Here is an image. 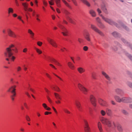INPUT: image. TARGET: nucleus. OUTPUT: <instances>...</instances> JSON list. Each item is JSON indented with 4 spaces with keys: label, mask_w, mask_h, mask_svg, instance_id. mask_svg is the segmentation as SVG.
Returning a JSON list of instances; mask_svg holds the SVG:
<instances>
[{
    "label": "nucleus",
    "mask_w": 132,
    "mask_h": 132,
    "mask_svg": "<svg viewBox=\"0 0 132 132\" xmlns=\"http://www.w3.org/2000/svg\"><path fill=\"white\" fill-rule=\"evenodd\" d=\"M84 127L85 132H89L90 128L89 126L87 121L85 120H84Z\"/></svg>",
    "instance_id": "nucleus-8"
},
{
    "label": "nucleus",
    "mask_w": 132,
    "mask_h": 132,
    "mask_svg": "<svg viewBox=\"0 0 132 132\" xmlns=\"http://www.w3.org/2000/svg\"><path fill=\"white\" fill-rule=\"evenodd\" d=\"M80 1L84 4L86 5L87 6L89 7L90 4L87 0H80Z\"/></svg>",
    "instance_id": "nucleus-22"
},
{
    "label": "nucleus",
    "mask_w": 132,
    "mask_h": 132,
    "mask_svg": "<svg viewBox=\"0 0 132 132\" xmlns=\"http://www.w3.org/2000/svg\"><path fill=\"white\" fill-rule=\"evenodd\" d=\"M85 37L86 39L88 41H90V39L89 37L90 34L88 32H85Z\"/></svg>",
    "instance_id": "nucleus-18"
},
{
    "label": "nucleus",
    "mask_w": 132,
    "mask_h": 132,
    "mask_svg": "<svg viewBox=\"0 0 132 132\" xmlns=\"http://www.w3.org/2000/svg\"><path fill=\"white\" fill-rule=\"evenodd\" d=\"M68 65L69 67L71 69H74V66L73 64L70 62H69L68 63Z\"/></svg>",
    "instance_id": "nucleus-25"
},
{
    "label": "nucleus",
    "mask_w": 132,
    "mask_h": 132,
    "mask_svg": "<svg viewBox=\"0 0 132 132\" xmlns=\"http://www.w3.org/2000/svg\"><path fill=\"white\" fill-rule=\"evenodd\" d=\"M54 90L57 92H59L60 91V88L57 86H56L55 87H53Z\"/></svg>",
    "instance_id": "nucleus-39"
},
{
    "label": "nucleus",
    "mask_w": 132,
    "mask_h": 132,
    "mask_svg": "<svg viewBox=\"0 0 132 132\" xmlns=\"http://www.w3.org/2000/svg\"><path fill=\"white\" fill-rule=\"evenodd\" d=\"M64 13L67 15H68L69 14V13L67 11H65Z\"/></svg>",
    "instance_id": "nucleus-64"
},
{
    "label": "nucleus",
    "mask_w": 132,
    "mask_h": 132,
    "mask_svg": "<svg viewBox=\"0 0 132 132\" xmlns=\"http://www.w3.org/2000/svg\"><path fill=\"white\" fill-rule=\"evenodd\" d=\"M8 35L10 37L13 38H16V35L15 33L10 29H8L7 30Z\"/></svg>",
    "instance_id": "nucleus-10"
},
{
    "label": "nucleus",
    "mask_w": 132,
    "mask_h": 132,
    "mask_svg": "<svg viewBox=\"0 0 132 132\" xmlns=\"http://www.w3.org/2000/svg\"><path fill=\"white\" fill-rule=\"evenodd\" d=\"M90 14L93 17H95L96 16V14L95 11L93 9H91L89 11Z\"/></svg>",
    "instance_id": "nucleus-21"
},
{
    "label": "nucleus",
    "mask_w": 132,
    "mask_h": 132,
    "mask_svg": "<svg viewBox=\"0 0 132 132\" xmlns=\"http://www.w3.org/2000/svg\"><path fill=\"white\" fill-rule=\"evenodd\" d=\"M114 97V98L117 102L119 103L121 102V98L119 96L115 95Z\"/></svg>",
    "instance_id": "nucleus-20"
},
{
    "label": "nucleus",
    "mask_w": 132,
    "mask_h": 132,
    "mask_svg": "<svg viewBox=\"0 0 132 132\" xmlns=\"http://www.w3.org/2000/svg\"><path fill=\"white\" fill-rule=\"evenodd\" d=\"M112 35L114 37H117L119 36V34L116 32H114L112 33Z\"/></svg>",
    "instance_id": "nucleus-35"
},
{
    "label": "nucleus",
    "mask_w": 132,
    "mask_h": 132,
    "mask_svg": "<svg viewBox=\"0 0 132 132\" xmlns=\"http://www.w3.org/2000/svg\"><path fill=\"white\" fill-rule=\"evenodd\" d=\"M106 114L108 116H112V111L111 109L109 108H107L106 109Z\"/></svg>",
    "instance_id": "nucleus-17"
},
{
    "label": "nucleus",
    "mask_w": 132,
    "mask_h": 132,
    "mask_svg": "<svg viewBox=\"0 0 132 132\" xmlns=\"http://www.w3.org/2000/svg\"><path fill=\"white\" fill-rule=\"evenodd\" d=\"M22 5L24 7V10L25 11H26L28 9L27 7L28 5V4H27V3H22Z\"/></svg>",
    "instance_id": "nucleus-28"
},
{
    "label": "nucleus",
    "mask_w": 132,
    "mask_h": 132,
    "mask_svg": "<svg viewBox=\"0 0 132 132\" xmlns=\"http://www.w3.org/2000/svg\"><path fill=\"white\" fill-rule=\"evenodd\" d=\"M90 100L92 104L94 106H96V105L95 99L94 96L91 95L90 97Z\"/></svg>",
    "instance_id": "nucleus-12"
},
{
    "label": "nucleus",
    "mask_w": 132,
    "mask_h": 132,
    "mask_svg": "<svg viewBox=\"0 0 132 132\" xmlns=\"http://www.w3.org/2000/svg\"><path fill=\"white\" fill-rule=\"evenodd\" d=\"M75 104L78 110L80 111H81L82 108L80 102L79 100H76L75 101Z\"/></svg>",
    "instance_id": "nucleus-9"
},
{
    "label": "nucleus",
    "mask_w": 132,
    "mask_h": 132,
    "mask_svg": "<svg viewBox=\"0 0 132 132\" xmlns=\"http://www.w3.org/2000/svg\"><path fill=\"white\" fill-rule=\"evenodd\" d=\"M92 77L94 79H96L95 74L94 73H92Z\"/></svg>",
    "instance_id": "nucleus-40"
},
{
    "label": "nucleus",
    "mask_w": 132,
    "mask_h": 132,
    "mask_svg": "<svg viewBox=\"0 0 132 132\" xmlns=\"http://www.w3.org/2000/svg\"><path fill=\"white\" fill-rule=\"evenodd\" d=\"M98 102L102 106H106L107 105V102L102 99H100Z\"/></svg>",
    "instance_id": "nucleus-13"
},
{
    "label": "nucleus",
    "mask_w": 132,
    "mask_h": 132,
    "mask_svg": "<svg viewBox=\"0 0 132 132\" xmlns=\"http://www.w3.org/2000/svg\"><path fill=\"white\" fill-rule=\"evenodd\" d=\"M26 120L28 121H30V119L29 117L28 116H26Z\"/></svg>",
    "instance_id": "nucleus-52"
},
{
    "label": "nucleus",
    "mask_w": 132,
    "mask_h": 132,
    "mask_svg": "<svg viewBox=\"0 0 132 132\" xmlns=\"http://www.w3.org/2000/svg\"><path fill=\"white\" fill-rule=\"evenodd\" d=\"M88 48V47L87 46H85L83 47V50L85 51H86L87 50Z\"/></svg>",
    "instance_id": "nucleus-56"
},
{
    "label": "nucleus",
    "mask_w": 132,
    "mask_h": 132,
    "mask_svg": "<svg viewBox=\"0 0 132 132\" xmlns=\"http://www.w3.org/2000/svg\"><path fill=\"white\" fill-rule=\"evenodd\" d=\"M47 40L49 43L53 46L55 47H57V44L54 40L49 38H47Z\"/></svg>",
    "instance_id": "nucleus-7"
},
{
    "label": "nucleus",
    "mask_w": 132,
    "mask_h": 132,
    "mask_svg": "<svg viewBox=\"0 0 132 132\" xmlns=\"http://www.w3.org/2000/svg\"><path fill=\"white\" fill-rule=\"evenodd\" d=\"M65 4L68 7H70V6L69 4L65 0H62Z\"/></svg>",
    "instance_id": "nucleus-37"
},
{
    "label": "nucleus",
    "mask_w": 132,
    "mask_h": 132,
    "mask_svg": "<svg viewBox=\"0 0 132 132\" xmlns=\"http://www.w3.org/2000/svg\"><path fill=\"white\" fill-rule=\"evenodd\" d=\"M102 75L107 80L109 81H110L111 80V78L106 72L104 71H102Z\"/></svg>",
    "instance_id": "nucleus-15"
},
{
    "label": "nucleus",
    "mask_w": 132,
    "mask_h": 132,
    "mask_svg": "<svg viewBox=\"0 0 132 132\" xmlns=\"http://www.w3.org/2000/svg\"><path fill=\"white\" fill-rule=\"evenodd\" d=\"M78 86L80 90L82 91L83 93L85 94H87V92L88 91L87 89L80 83H79L78 84Z\"/></svg>",
    "instance_id": "nucleus-5"
},
{
    "label": "nucleus",
    "mask_w": 132,
    "mask_h": 132,
    "mask_svg": "<svg viewBox=\"0 0 132 132\" xmlns=\"http://www.w3.org/2000/svg\"><path fill=\"white\" fill-rule=\"evenodd\" d=\"M42 105L44 108L45 109L46 108L47 106L46 104L45 103H43L42 104Z\"/></svg>",
    "instance_id": "nucleus-53"
},
{
    "label": "nucleus",
    "mask_w": 132,
    "mask_h": 132,
    "mask_svg": "<svg viewBox=\"0 0 132 132\" xmlns=\"http://www.w3.org/2000/svg\"><path fill=\"white\" fill-rule=\"evenodd\" d=\"M55 1L57 6L60 7L61 6L60 0H55Z\"/></svg>",
    "instance_id": "nucleus-31"
},
{
    "label": "nucleus",
    "mask_w": 132,
    "mask_h": 132,
    "mask_svg": "<svg viewBox=\"0 0 132 132\" xmlns=\"http://www.w3.org/2000/svg\"><path fill=\"white\" fill-rule=\"evenodd\" d=\"M67 20L73 24H75V23L73 20L69 16H67Z\"/></svg>",
    "instance_id": "nucleus-26"
},
{
    "label": "nucleus",
    "mask_w": 132,
    "mask_h": 132,
    "mask_svg": "<svg viewBox=\"0 0 132 132\" xmlns=\"http://www.w3.org/2000/svg\"><path fill=\"white\" fill-rule=\"evenodd\" d=\"M100 114L103 116H105L106 114V111L103 110H101L100 111Z\"/></svg>",
    "instance_id": "nucleus-29"
},
{
    "label": "nucleus",
    "mask_w": 132,
    "mask_h": 132,
    "mask_svg": "<svg viewBox=\"0 0 132 132\" xmlns=\"http://www.w3.org/2000/svg\"><path fill=\"white\" fill-rule=\"evenodd\" d=\"M37 44L39 46H41L42 44V43L40 42H37Z\"/></svg>",
    "instance_id": "nucleus-54"
},
{
    "label": "nucleus",
    "mask_w": 132,
    "mask_h": 132,
    "mask_svg": "<svg viewBox=\"0 0 132 132\" xmlns=\"http://www.w3.org/2000/svg\"><path fill=\"white\" fill-rule=\"evenodd\" d=\"M122 112L125 115H127L128 114V112L125 110H122Z\"/></svg>",
    "instance_id": "nucleus-43"
},
{
    "label": "nucleus",
    "mask_w": 132,
    "mask_h": 132,
    "mask_svg": "<svg viewBox=\"0 0 132 132\" xmlns=\"http://www.w3.org/2000/svg\"><path fill=\"white\" fill-rule=\"evenodd\" d=\"M127 97H122L121 98V102L127 103Z\"/></svg>",
    "instance_id": "nucleus-30"
},
{
    "label": "nucleus",
    "mask_w": 132,
    "mask_h": 132,
    "mask_svg": "<svg viewBox=\"0 0 132 132\" xmlns=\"http://www.w3.org/2000/svg\"><path fill=\"white\" fill-rule=\"evenodd\" d=\"M50 1H48L49 4L51 5H53L54 4V0H50Z\"/></svg>",
    "instance_id": "nucleus-41"
},
{
    "label": "nucleus",
    "mask_w": 132,
    "mask_h": 132,
    "mask_svg": "<svg viewBox=\"0 0 132 132\" xmlns=\"http://www.w3.org/2000/svg\"><path fill=\"white\" fill-rule=\"evenodd\" d=\"M96 19L97 22L99 23L101 22V20L99 17H97L96 18Z\"/></svg>",
    "instance_id": "nucleus-46"
},
{
    "label": "nucleus",
    "mask_w": 132,
    "mask_h": 132,
    "mask_svg": "<svg viewBox=\"0 0 132 132\" xmlns=\"http://www.w3.org/2000/svg\"><path fill=\"white\" fill-rule=\"evenodd\" d=\"M127 56L132 61V56H131L130 55L128 54Z\"/></svg>",
    "instance_id": "nucleus-59"
},
{
    "label": "nucleus",
    "mask_w": 132,
    "mask_h": 132,
    "mask_svg": "<svg viewBox=\"0 0 132 132\" xmlns=\"http://www.w3.org/2000/svg\"><path fill=\"white\" fill-rule=\"evenodd\" d=\"M8 14H10V13H12L13 12V9L11 7L8 8L7 9Z\"/></svg>",
    "instance_id": "nucleus-27"
},
{
    "label": "nucleus",
    "mask_w": 132,
    "mask_h": 132,
    "mask_svg": "<svg viewBox=\"0 0 132 132\" xmlns=\"http://www.w3.org/2000/svg\"><path fill=\"white\" fill-rule=\"evenodd\" d=\"M77 70L79 72L80 74H81L85 71V69L81 67L78 68L77 69Z\"/></svg>",
    "instance_id": "nucleus-19"
},
{
    "label": "nucleus",
    "mask_w": 132,
    "mask_h": 132,
    "mask_svg": "<svg viewBox=\"0 0 132 132\" xmlns=\"http://www.w3.org/2000/svg\"><path fill=\"white\" fill-rule=\"evenodd\" d=\"M14 48L12 49V50L14 51L15 53H17L18 52V50L16 47H14Z\"/></svg>",
    "instance_id": "nucleus-48"
},
{
    "label": "nucleus",
    "mask_w": 132,
    "mask_h": 132,
    "mask_svg": "<svg viewBox=\"0 0 132 132\" xmlns=\"http://www.w3.org/2000/svg\"><path fill=\"white\" fill-rule=\"evenodd\" d=\"M74 4L76 6L78 5L77 3L76 0H71Z\"/></svg>",
    "instance_id": "nucleus-47"
},
{
    "label": "nucleus",
    "mask_w": 132,
    "mask_h": 132,
    "mask_svg": "<svg viewBox=\"0 0 132 132\" xmlns=\"http://www.w3.org/2000/svg\"><path fill=\"white\" fill-rule=\"evenodd\" d=\"M117 127L118 130L119 132H122L123 129L122 127L121 126L120 124H118L117 125Z\"/></svg>",
    "instance_id": "nucleus-24"
},
{
    "label": "nucleus",
    "mask_w": 132,
    "mask_h": 132,
    "mask_svg": "<svg viewBox=\"0 0 132 132\" xmlns=\"http://www.w3.org/2000/svg\"><path fill=\"white\" fill-rule=\"evenodd\" d=\"M100 120L103 124L109 127H112L111 123L110 121L106 118L102 117L100 119Z\"/></svg>",
    "instance_id": "nucleus-3"
},
{
    "label": "nucleus",
    "mask_w": 132,
    "mask_h": 132,
    "mask_svg": "<svg viewBox=\"0 0 132 132\" xmlns=\"http://www.w3.org/2000/svg\"><path fill=\"white\" fill-rule=\"evenodd\" d=\"M127 103H130L132 102V98L130 97H127Z\"/></svg>",
    "instance_id": "nucleus-44"
},
{
    "label": "nucleus",
    "mask_w": 132,
    "mask_h": 132,
    "mask_svg": "<svg viewBox=\"0 0 132 132\" xmlns=\"http://www.w3.org/2000/svg\"><path fill=\"white\" fill-rule=\"evenodd\" d=\"M24 105L25 106V107H26V108L27 109H28V105L26 103H24Z\"/></svg>",
    "instance_id": "nucleus-60"
},
{
    "label": "nucleus",
    "mask_w": 132,
    "mask_h": 132,
    "mask_svg": "<svg viewBox=\"0 0 132 132\" xmlns=\"http://www.w3.org/2000/svg\"><path fill=\"white\" fill-rule=\"evenodd\" d=\"M59 27L62 30V33L63 35L65 36H67V35L68 31L60 23L58 24Z\"/></svg>",
    "instance_id": "nucleus-6"
},
{
    "label": "nucleus",
    "mask_w": 132,
    "mask_h": 132,
    "mask_svg": "<svg viewBox=\"0 0 132 132\" xmlns=\"http://www.w3.org/2000/svg\"><path fill=\"white\" fill-rule=\"evenodd\" d=\"M27 48H24L23 49V52L24 53H26L27 52Z\"/></svg>",
    "instance_id": "nucleus-61"
},
{
    "label": "nucleus",
    "mask_w": 132,
    "mask_h": 132,
    "mask_svg": "<svg viewBox=\"0 0 132 132\" xmlns=\"http://www.w3.org/2000/svg\"><path fill=\"white\" fill-rule=\"evenodd\" d=\"M111 102L112 104L113 105H115L116 104L115 102L113 100H111Z\"/></svg>",
    "instance_id": "nucleus-62"
},
{
    "label": "nucleus",
    "mask_w": 132,
    "mask_h": 132,
    "mask_svg": "<svg viewBox=\"0 0 132 132\" xmlns=\"http://www.w3.org/2000/svg\"><path fill=\"white\" fill-rule=\"evenodd\" d=\"M21 69V68L20 66H18L17 68V71H19Z\"/></svg>",
    "instance_id": "nucleus-55"
},
{
    "label": "nucleus",
    "mask_w": 132,
    "mask_h": 132,
    "mask_svg": "<svg viewBox=\"0 0 132 132\" xmlns=\"http://www.w3.org/2000/svg\"><path fill=\"white\" fill-rule=\"evenodd\" d=\"M121 40H122V41H123V42L124 43H125L126 44V42H127L126 41V40L124 39L123 38H122L121 39Z\"/></svg>",
    "instance_id": "nucleus-63"
},
{
    "label": "nucleus",
    "mask_w": 132,
    "mask_h": 132,
    "mask_svg": "<svg viewBox=\"0 0 132 132\" xmlns=\"http://www.w3.org/2000/svg\"><path fill=\"white\" fill-rule=\"evenodd\" d=\"M54 94L56 98L58 99H61V98L60 97V95L57 93H54Z\"/></svg>",
    "instance_id": "nucleus-36"
},
{
    "label": "nucleus",
    "mask_w": 132,
    "mask_h": 132,
    "mask_svg": "<svg viewBox=\"0 0 132 132\" xmlns=\"http://www.w3.org/2000/svg\"><path fill=\"white\" fill-rule=\"evenodd\" d=\"M52 113L51 112H48V111H46L45 112V115H48L49 114H51Z\"/></svg>",
    "instance_id": "nucleus-58"
},
{
    "label": "nucleus",
    "mask_w": 132,
    "mask_h": 132,
    "mask_svg": "<svg viewBox=\"0 0 132 132\" xmlns=\"http://www.w3.org/2000/svg\"><path fill=\"white\" fill-rule=\"evenodd\" d=\"M106 3L103 2L101 5V7L103 11L105 13H107L108 12L106 7Z\"/></svg>",
    "instance_id": "nucleus-11"
},
{
    "label": "nucleus",
    "mask_w": 132,
    "mask_h": 132,
    "mask_svg": "<svg viewBox=\"0 0 132 132\" xmlns=\"http://www.w3.org/2000/svg\"><path fill=\"white\" fill-rule=\"evenodd\" d=\"M12 95L11 96L12 97H14L16 95V93L15 92L12 93Z\"/></svg>",
    "instance_id": "nucleus-51"
},
{
    "label": "nucleus",
    "mask_w": 132,
    "mask_h": 132,
    "mask_svg": "<svg viewBox=\"0 0 132 132\" xmlns=\"http://www.w3.org/2000/svg\"><path fill=\"white\" fill-rule=\"evenodd\" d=\"M35 49L36 52L38 54H40L42 53V51L40 50L39 49L36 47L35 48Z\"/></svg>",
    "instance_id": "nucleus-32"
},
{
    "label": "nucleus",
    "mask_w": 132,
    "mask_h": 132,
    "mask_svg": "<svg viewBox=\"0 0 132 132\" xmlns=\"http://www.w3.org/2000/svg\"><path fill=\"white\" fill-rule=\"evenodd\" d=\"M98 26L100 28H104V25L102 23V22L99 23L97 24Z\"/></svg>",
    "instance_id": "nucleus-33"
},
{
    "label": "nucleus",
    "mask_w": 132,
    "mask_h": 132,
    "mask_svg": "<svg viewBox=\"0 0 132 132\" xmlns=\"http://www.w3.org/2000/svg\"><path fill=\"white\" fill-rule=\"evenodd\" d=\"M97 11L99 15L102 17V19L104 21L111 25H112L114 24V23L112 19L105 17L102 14H100L102 12L100 9L99 8H97Z\"/></svg>",
    "instance_id": "nucleus-2"
},
{
    "label": "nucleus",
    "mask_w": 132,
    "mask_h": 132,
    "mask_svg": "<svg viewBox=\"0 0 132 132\" xmlns=\"http://www.w3.org/2000/svg\"><path fill=\"white\" fill-rule=\"evenodd\" d=\"M127 84L129 87L132 88V83L128 81L127 82Z\"/></svg>",
    "instance_id": "nucleus-42"
},
{
    "label": "nucleus",
    "mask_w": 132,
    "mask_h": 132,
    "mask_svg": "<svg viewBox=\"0 0 132 132\" xmlns=\"http://www.w3.org/2000/svg\"><path fill=\"white\" fill-rule=\"evenodd\" d=\"M16 87V86L15 85L11 86L7 90V91L8 92H10L11 93H13V92H15V88Z\"/></svg>",
    "instance_id": "nucleus-14"
},
{
    "label": "nucleus",
    "mask_w": 132,
    "mask_h": 132,
    "mask_svg": "<svg viewBox=\"0 0 132 132\" xmlns=\"http://www.w3.org/2000/svg\"><path fill=\"white\" fill-rule=\"evenodd\" d=\"M112 49L114 51H116L117 50V48L116 46H114L112 47Z\"/></svg>",
    "instance_id": "nucleus-50"
},
{
    "label": "nucleus",
    "mask_w": 132,
    "mask_h": 132,
    "mask_svg": "<svg viewBox=\"0 0 132 132\" xmlns=\"http://www.w3.org/2000/svg\"><path fill=\"white\" fill-rule=\"evenodd\" d=\"M47 98L48 101L50 103H52V101H51V100L50 99V97L48 96H47Z\"/></svg>",
    "instance_id": "nucleus-57"
},
{
    "label": "nucleus",
    "mask_w": 132,
    "mask_h": 132,
    "mask_svg": "<svg viewBox=\"0 0 132 132\" xmlns=\"http://www.w3.org/2000/svg\"><path fill=\"white\" fill-rule=\"evenodd\" d=\"M28 32L31 35V36L32 38H33L34 36V34L32 31L30 29L28 30Z\"/></svg>",
    "instance_id": "nucleus-34"
},
{
    "label": "nucleus",
    "mask_w": 132,
    "mask_h": 132,
    "mask_svg": "<svg viewBox=\"0 0 132 132\" xmlns=\"http://www.w3.org/2000/svg\"><path fill=\"white\" fill-rule=\"evenodd\" d=\"M14 47V45H11L9 46V47L6 48V51L4 53V56L5 57H9L13 61L15 59V57L13 56V53L12 52L11 48Z\"/></svg>",
    "instance_id": "nucleus-1"
},
{
    "label": "nucleus",
    "mask_w": 132,
    "mask_h": 132,
    "mask_svg": "<svg viewBox=\"0 0 132 132\" xmlns=\"http://www.w3.org/2000/svg\"><path fill=\"white\" fill-rule=\"evenodd\" d=\"M91 28L93 30L98 33L101 36H104V33L94 25L91 24Z\"/></svg>",
    "instance_id": "nucleus-4"
},
{
    "label": "nucleus",
    "mask_w": 132,
    "mask_h": 132,
    "mask_svg": "<svg viewBox=\"0 0 132 132\" xmlns=\"http://www.w3.org/2000/svg\"><path fill=\"white\" fill-rule=\"evenodd\" d=\"M64 112L68 114H70V112L67 109H64Z\"/></svg>",
    "instance_id": "nucleus-45"
},
{
    "label": "nucleus",
    "mask_w": 132,
    "mask_h": 132,
    "mask_svg": "<svg viewBox=\"0 0 132 132\" xmlns=\"http://www.w3.org/2000/svg\"><path fill=\"white\" fill-rule=\"evenodd\" d=\"M98 127L100 132H102V125L101 123L99 122L97 124Z\"/></svg>",
    "instance_id": "nucleus-23"
},
{
    "label": "nucleus",
    "mask_w": 132,
    "mask_h": 132,
    "mask_svg": "<svg viewBox=\"0 0 132 132\" xmlns=\"http://www.w3.org/2000/svg\"><path fill=\"white\" fill-rule=\"evenodd\" d=\"M116 93L118 95H121V94L123 93V90L120 88H117L115 89Z\"/></svg>",
    "instance_id": "nucleus-16"
},
{
    "label": "nucleus",
    "mask_w": 132,
    "mask_h": 132,
    "mask_svg": "<svg viewBox=\"0 0 132 132\" xmlns=\"http://www.w3.org/2000/svg\"><path fill=\"white\" fill-rule=\"evenodd\" d=\"M50 60L52 62H53L55 63V64L56 63H57V61L54 58H52L50 59Z\"/></svg>",
    "instance_id": "nucleus-38"
},
{
    "label": "nucleus",
    "mask_w": 132,
    "mask_h": 132,
    "mask_svg": "<svg viewBox=\"0 0 132 132\" xmlns=\"http://www.w3.org/2000/svg\"><path fill=\"white\" fill-rule=\"evenodd\" d=\"M53 74L55 76H56L57 78H58L60 80L62 81H63V79L60 77L59 76H57V75H56L54 74V73H53Z\"/></svg>",
    "instance_id": "nucleus-49"
}]
</instances>
